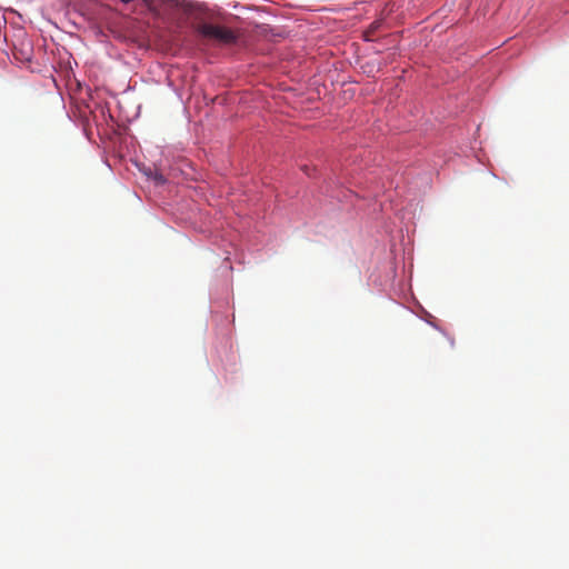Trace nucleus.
I'll return each mask as SVG.
<instances>
[{
    "mask_svg": "<svg viewBox=\"0 0 569 569\" xmlns=\"http://www.w3.org/2000/svg\"><path fill=\"white\" fill-rule=\"evenodd\" d=\"M194 31L199 37L223 46L238 41V34L232 29L219 24L199 22L194 26Z\"/></svg>",
    "mask_w": 569,
    "mask_h": 569,
    "instance_id": "f257e3e1",
    "label": "nucleus"
},
{
    "mask_svg": "<svg viewBox=\"0 0 569 569\" xmlns=\"http://www.w3.org/2000/svg\"><path fill=\"white\" fill-rule=\"evenodd\" d=\"M154 180L158 184H162L166 182V179L161 174V173H156L154 174Z\"/></svg>",
    "mask_w": 569,
    "mask_h": 569,
    "instance_id": "f03ea898",
    "label": "nucleus"
}]
</instances>
